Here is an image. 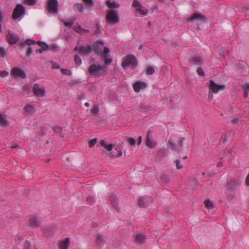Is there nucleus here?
Segmentation results:
<instances>
[{
  "instance_id": "f257e3e1",
  "label": "nucleus",
  "mask_w": 249,
  "mask_h": 249,
  "mask_svg": "<svg viewBox=\"0 0 249 249\" xmlns=\"http://www.w3.org/2000/svg\"><path fill=\"white\" fill-rule=\"evenodd\" d=\"M137 65V59L133 54L127 55L122 62V67L124 69L127 67H131L132 69L134 70Z\"/></svg>"
},
{
  "instance_id": "f03ea898",
  "label": "nucleus",
  "mask_w": 249,
  "mask_h": 249,
  "mask_svg": "<svg viewBox=\"0 0 249 249\" xmlns=\"http://www.w3.org/2000/svg\"><path fill=\"white\" fill-rule=\"evenodd\" d=\"M241 184V181L239 178H233L228 181L226 187L227 190L229 192L228 195L231 197H234L235 190L240 186Z\"/></svg>"
},
{
  "instance_id": "7ed1b4c3",
  "label": "nucleus",
  "mask_w": 249,
  "mask_h": 249,
  "mask_svg": "<svg viewBox=\"0 0 249 249\" xmlns=\"http://www.w3.org/2000/svg\"><path fill=\"white\" fill-rule=\"evenodd\" d=\"M89 73L95 77H99L104 74L105 72V67L101 66L100 65L92 64L88 68Z\"/></svg>"
},
{
  "instance_id": "20e7f679",
  "label": "nucleus",
  "mask_w": 249,
  "mask_h": 249,
  "mask_svg": "<svg viewBox=\"0 0 249 249\" xmlns=\"http://www.w3.org/2000/svg\"><path fill=\"white\" fill-rule=\"evenodd\" d=\"M106 22L109 25H114L119 22L120 19L117 11L111 9L109 10L106 17Z\"/></svg>"
},
{
  "instance_id": "39448f33",
  "label": "nucleus",
  "mask_w": 249,
  "mask_h": 249,
  "mask_svg": "<svg viewBox=\"0 0 249 249\" xmlns=\"http://www.w3.org/2000/svg\"><path fill=\"white\" fill-rule=\"evenodd\" d=\"M184 140V138L180 137L178 140V144H176L172 140H170L168 142V147L174 151L180 152L182 150Z\"/></svg>"
},
{
  "instance_id": "423d86ee",
  "label": "nucleus",
  "mask_w": 249,
  "mask_h": 249,
  "mask_svg": "<svg viewBox=\"0 0 249 249\" xmlns=\"http://www.w3.org/2000/svg\"><path fill=\"white\" fill-rule=\"evenodd\" d=\"M209 88V91L212 93H217L220 90L225 89L226 86L224 85H217L213 80H210L209 83L207 84Z\"/></svg>"
},
{
  "instance_id": "0eeeda50",
  "label": "nucleus",
  "mask_w": 249,
  "mask_h": 249,
  "mask_svg": "<svg viewBox=\"0 0 249 249\" xmlns=\"http://www.w3.org/2000/svg\"><path fill=\"white\" fill-rule=\"evenodd\" d=\"M47 8L49 13L57 14L58 12L57 0H48L47 3Z\"/></svg>"
},
{
  "instance_id": "6e6552de",
  "label": "nucleus",
  "mask_w": 249,
  "mask_h": 249,
  "mask_svg": "<svg viewBox=\"0 0 249 249\" xmlns=\"http://www.w3.org/2000/svg\"><path fill=\"white\" fill-rule=\"evenodd\" d=\"M25 13V9L24 6L20 4H18L14 9L12 14V18L16 20L22 15H24Z\"/></svg>"
},
{
  "instance_id": "1a4fd4ad",
  "label": "nucleus",
  "mask_w": 249,
  "mask_h": 249,
  "mask_svg": "<svg viewBox=\"0 0 249 249\" xmlns=\"http://www.w3.org/2000/svg\"><path fill=\"white\" fill-rule=\"evenodd\" d=\"M11 74L16 78L20 77L24 79L26 77L25 72L21 68L18 67L13 68L11 71Z\"/></svg>"
},
{
  "instance_id": "9d476101",
  "label": "nucleus",
  "mask_w": 249,
  "mask_h": 249,
  "mask_svg": "<svg viewBox=\"0 0 249 249\" xmlns=\"http://www.w3.org/2000/svg\"><path fill=\"white\" fill-rule=\"evenodd\" d=\"M33 91L36 96L43 97L45 94V89L44 87L36 83L34 85Z\"/></svg>"
},
{
  "instance_id": "9b49d317",
  "label": "nucleus",
  "mask_w": 249,
  "mask_h": 249,
  "mask_svg": "<svg viewBox=\"0 0 249 249\" xmlns=\"http://www.w3.org/2000/svg\"><path fill=\"white\" fill-rule=\"evenodd\" d=\"M132 6L134 7L137 12L140 15L145 16L147 14V10L145 8L142 9V6L138 0H133Z\"/></svg>"
},
{
  "instance_id": "f8f14e48",
  "label": "nucleus",
  "mask_w": 249,
  "mask_h": 249,
  "mask_svg": "<svg viewBox=\"0 0 249 249\" xmlns=\"http://www.w3.org/2000/svg\"><path fill=\"white\" fill-rule=\"evenodd\" d=\"M92 50V47L90 45L80 46L78 48V52L82 56H84L89 55Z\"/></svg>"
},
{
  "instance_id": "ddd939ff",
  "label": "nucleus",
  "mask_w": 249,
  "mask_h": 249,
  "mask_svg": "<svg viewBox=\"0 0 249 249\" xmlns=\"http://www.w3.org/2000/svg\"><path fill=\"white\" fill-rule=\"evenodd\" d=\"M207 18L203 15L199 13H195L191 17L187 19L188 22H192L194 20H197L202 22H205L207 20Z\"/></svg>"
},
{
  "instance_id": "4468645a",
  "label": "nucleus",
  "mask_w": 249,
  "mask_h": 249,
  "mask_svg": "<svg viewBox=\"0 0 249 249\" xmlns=\"http://www.w3.org/2000/svg\"><path fill=\"white\" fill-rule=\"evenodd\" d=\"M6 39L10 45H14L16 44L19 40V37L17 35L9 31L6 35Z\"/></svg>"
},
{
  "instance_id": "2eb2a0df",
  "label": "nucleus",
  "mask_w": 249,
  "mask_h": 249,
  "mask_svg": "<svg viewBox=\"0 0 249 249\" xmlns=\"http://www.w3.org/2000/svg\"><path fill=\"white\" fill-rule=\"evenodd\" d=\"M56 230V226L55 225H52L50 226L43 228V233L47 237L53 236L55 233Z\"/></svg>"
},
{
  "instance_id": "dca6fc26",
  "label": "nucleus",
  "mask_w": 249,
  "mask_h": 249,
  "mask_svg": "<svg viewBox=\"0 0 249 249\" xmlns=\"http://www.w3.org/2000/svg\"><path fill=\"white\" fill-rule=\"evenodd\" d=\"M104 43L102 41H97L92 45V49L95 53L98 55H102V48Z\"/></svg>"
},
{
  "instance_id": "f3484780",
  "label": "nucleus",
  "mask_w": 249,
  "mask_h": 249,
  "mask_svg": "<svg viewBox=\"0 0 249 249\" xmlns=\"http://www.w3.org/2000/svg\"><path fill=\"white\" fill-rule=\"evenodd\" d=\"M153 201V199L150 196H143L141 197L138 201V205L140 207H145L146 205Z\"/></svg>"
},
{
  "instance_id": "a211bd4d",
  "label": "nucleus",
  "mask_w": 249,
  "mask_h": 249,
  "mask_svg": "<svg viewBox=\"0 0 249 249\" xmlns=\"http://www.w3.org/2000/svg\"><path fill=\"white\" fill-rule=\"evenodd\" d=\"M110 202L112 207L118 212H119L120 208L119 207L118 199L114 194H111L110 196Z\"/></svg>"
},
{
  "instance_id": "6ab92c4d",
  "label": "nucleus",
  "mask_w": 249,
  "mask_h": 249,
  "mask_svg": "<svg viewBox=\"0 0 249 249\" xmlns=\"http://www.w3.org/2000/svg\"><path fill=\"white\" fill-rule=\"evenodd\" d=\"M152 137V132L149 130L146 134V139L145 143L146 145L151 148H153L155 147L157 143L155 141H152L150 138Z\"/></svg>"
},
{
  "instance_id": "aec40b11",
  "label": "nucleus",
  "mask_w": 249,
  "mask_h": 249,
  "mask_svg": "<svg viewBox=\"0 0 249 249\" xmlns=\"http://www.w3.org/2000/svg\"><path fill=\"white\" fill-rule=\"evenodd\" d=\"M146 86L145 82L141 81H137L133 85V89L136 92H139L141 89H144Z\"/></svg>"
},
{
  "instance_id": "412c9836",
  "label": "nucleus",
  "mask_w": 249,
  "mask_h": 249,
  "mask_svg": "<svg viewBox=\"0 0 249 249\" xmlns=\"http://www.w3.org/2000/svg\"><path fill=\"white\" fill-rule=\"evenodd\" d=\"M70 243V239L69 238H67L65 240L59 242L58 247L60 249H68Z\"/></svg>"
},
{
  "instance_id": "4be33fe9",
  "label": "nucleus",
  "mask_w": 249,
  "mask_h": 249,
  "mask_svg": "<svg viewBox=\"0 0 249 249\" xmlns=\"http://www.w3.org/2000/svg\"><path fill=\"white\" fill-rule=\"evenodd\" d=\"M40 222L36 216H34L30 219V227H39L40 225Z\"/></svg>"
},
{
  "instance_id": "5701e85b",
  "label": "nucleus",
  "mask_w": 249,
  "mask_h": 249,
  "mask_svg": "<svg viewBox=\"0 0 249 249\" xmlns=\"http://www.w3.org/2000/svg\"><path fill=\"white\" fill-rule=\"evenodd\" d=\"M145 240V235L139 233L136 234L134 241L138 244H142L144 242Z\"/></svg>"
},
{
  "instance_id": "b1692460",
  "label": "nucleus",
  "mask_w": 249,
  "mask_h": 249,
  "mask_svg": "<svg viewBox=\"0 0 249 249\" xmlns=\"http://www.w3.org/2000/svg\"><path fill=\"white\" fill-rule=\"evenodd\" d=\"M190 62L193 64L201 65L203 63V60L201 57L196 56L192 58L189 60Z\"/></svg>"
},
{
  "instance_id": "393cba45",
  "label": "nucleus",
  "mask_w": 249,
  "mask_h": 249,
  "mask_svg": "<svg viewBox=\"0 0 249 249\" xmlns=\"http://www.w3.org/2000/svg\"><path fill=\"white\" fill-rule=\"evenodd\" d=\"M0 125L2 127H6L8 125L7 118L5 115L0 112Z\"/></svg>"
},
{
  "instance_id": "a878e982",
  "label": "nucleus",
  "mask_w": 249,
  "mask_h": 249,
  "mask_svg": "<svg viewBox=\"0 0 249 249\" xmlns=\"http://www.w3.org/2000/svg\"><path fill=\"white\" fill-rule=\"evenodd\" d=\"M140 108L142 111L146 112L152 110V107L147 104L142 103L140 105Z\"/></svg>"
},
{
  "instance_id": "bb28decb",
  "label": "nucleus",
  "mask_w": 249,
  "mask_h": 249,
  "mask_svg": "<svg viewBox=\"0 0 249 249\" xmlns=\"http://www.w3.org/2000/svg\"><path fill=\"white\" fill-rule=\"evenodd\" d=\"M52 128L54 132L56 134H59L61 138H64L65 134L62 132V127L61 126H53Z\"/></svg>"
},
{
  "instance_id": "cd10ccee",
  "label": "nucleus",
  "mask_w": 249,
  "mask_h": 249,
  "mask_svg": "<svg viewBox=\"0 0 249 249\" xmlns=\"http://www.w3.org/2000/svg\"><path fill=\"white\" fill-rule=\"evenodd\" d=\"M106 4L108 7L110 9L118 8L119 7V4L115 1L110 2L109 0L106 1Z\"/></svg>"
},
{
  "instance_id": "c85d7f7f",
  "label": "nucleus",
  "mask_w": 249,
  "mask_h": 249,
  "mask_svg": "<svg viewBox=\"0 0 249 249\" xmlns=\"http://www.w3.org/2000/svg\"><path fill=\"white\" fill-rule=\"evenodd\" d=\"M36 44H37L40 47V48L43 51H46L49 49V46L45 42L37 41L36 42Z\"/></svg>"
},
{
  "instance_id": "c756f323",
  "label": "nucleus",
  "mask_w": 249,
  "mask_h": 249,
  "mask_svg": "<svg viewBox=\"0 0 249 249\" xmlns=\"http://www.w3.org/2000/svg\"><path fill=\"white\" fill-rule=\"evenodd\" d=\"M97 240L96 241V244L97 246L100 245L103 243H106L105 240V237L102 236L101 234H98L96 236Z\"/></svg>"
},
{
  "instance_id": "7c9ffc66",
  "label": "nucleus",
  "mask_w": 249,
  "mask_h": 249,
  "mask_svg": "<svg viewBox=\"0 0 249 249\" xmlns=\"http://www.w3.org/2000/svg\"><path fill=\"white\" fill-rule=\"evenodd\" d=\"M73 9L76 12H82L83 10V5L81 3L74 4L73 6Z\"/></svg>"
},
{
  "instance_id": "2f4dec72",
  "label": "nucleus",
  "mask_w": 249,
  "mask_h": 249,
  "mask_svg": "<svg viewBox=\"0 0 249 249\" xmlns=\"http://www.w3.org/2000/svg\"><path fill=\"white\" fill-rule=\"evenodd\" d=\"M85 6L89 9H91L94 5V2L92 0H83Z\"/></svg>"
},
{
  "instance_id": "473e14b6",
  "label": "nucleus",
  "mask_w": 249,
  "mask_h": 249,
  "mask_svg": "<svg viewBox=\"0 0 249 249\" xmlns=\"http://www.w3.org/2000/svg\"><path fill=\"white\" fill-rule=\"evenodd\" d=\"M25 111L28 113H32L35 112V107L32 105H27L24 107Z\"/></svg>"
},
{
  "instance_id": "72a5a7b5",
  "label": "nucleus",
  "mask_w": 249,
  "mask_h": 249,
  "mask_svg": "<svg viewBox=\"0 0 249 249\" xmlns=\"http://www.w3.org/2000/svg\"><path fill=\"white\" fill-rule=\"evenodd\" d=\"M93 31L94 34L96 35L101 34L102 31L101 30L100 26L99 23H96L95 26L93 28Z\"/></svg>"
},
{
  "instance_id": "f704fd0d",
  "label": "nucleus",
  "mask_w": 249,
  "mask_h": 249,
  "mask_svg": "<svg viewBox=\"0 0 249 249\" xmlns=\"http://www.w3.org/2000/svg\"><path fill=\"white\" fill-rule=\"evenodd\" d=\"M204 204L205 207L208 209H212L213 208V203L209 199L205 200Z\"/></svg>"
},
{
  "instance_id": "c9c22d12",
  "label": "nucleus",
  "mask_w": 249,
  "mask_h": 249,
  "mask_svg": "<svg viewBox=\"0 0 249 249\" xmlns=\"http://www.w3.org/2000/svg\"><path fill=\"white\" fill-rule=\"evenodd\" d=\"M74 59L77 66H79L80 65H81L82 60L78 55H75Z\"/></svg>"
},
{
  "instance_id": "e433bc0d",
  "label": "nucleus",
  "mask_w": 249,
  "mask_h": 249,
  "mask_svg": "<svg viewBox=\"0 0 249 249\" xmlns=\"http://www.w3.org/2000/svg\"><path fill=\"white\" fill-rule=\"evenodd\" d=\"M31 247L32 245L31 242L28 240H26L23 246L22 249H31Z\"/></svg>"
},
{
  "instance_id": "4c0bfd02",
  "label": "nucleus",
  "mask_w": 249,
  "mask_h": 249,
  "mask_svg": "<svg viewBox=\"0 0 249 249\" xmlns=\"http://www.w3.org/2000/svg\"><path fill=\"white\" fill-rule=\"evenodd\" d=\"M23 236H20V235H16L15 236V242L17 244H20V242L23 240Z\"/></svg>"
},
{
  "instance_id": "58836bf2",
  "label": "nucleus",
  "mask_w": 249,
  "mask_h": 249,
  "mask_svg": "<svg viewBox=\"0 0 249 249\" xmlns=\"http://www.w3.org/2000/svg\"><path fill=\"white\" fill-rule=\"evenodd\" d=\"M109 53V49L107 47H104V53H102V55L104 58H106L108 57V54Z\"/></svg>"
},
{
  "instance_id": "ea45409f",
  "label": "nucleus",
  "mask_w": 249,
  "mask_h": 249,
  "mask_svg": "<svg viewBox=\"0 0 249 249\" xmlns=\"http://www.w3.org/2000/svg\"><path fill=\"white\" fill-rule=\"evenodd\" d=\"M75 19H72L69 21H64V25L66 27H71L74 24Z\"/></svg>"
},
{
  "instance_id": "a19ab883",
  "label": "nucleus",
  "mask_w": 249,
  "mask_h": 249,
  "mask_svg": "<svg viewBox=\"0 0 249 249\" xmlns=\"http://www.w3.org/2000/svg\"><path fill=\"white\" fill-rule=\"evenodd\" d=\"M147 74H153L155 72V70L152 66H148L146 71Z\"/></svg>"
},
{
  "instance_id": "79ce46f5",
  "label": "nucleus",
  "mask_w": 249,
  "mask_h": 249,
  "mask_svg": "<svg viewBox=\"0 0 249 249\" xmlns=\"http://www.w3.org/2000/svg\"><path fill=\"white\" fill-rule=\"evenodd\" d=\"M86 200H87V203L90 205H92L95 202L93 196H88L87 197Z\"/></svg>"
},
{
  "instance_id": "37998d69",
  "label": "nucleus",
  "mask_w": 249,
  "mask_h": 249,
  "mask_svg": "<svg viewBox=\"0 0 249 249\" xmlns=\"http://www.w3.org/2000/svg\"><path fill=\"white\" fill-rule=\"evenodd\" d=\"M37 0H25V3L29 6H33L36 3Z\"/></svg>"
},
{
  "instance_id": "c03bdc74",
  "label": "nucleus",
  "mask_w": 249,
  "mask_h": 249,
  "mask_svg": "<svg viewBox=\"0 0 249 249\" xmlns=\"http://www.w3.org/2000/svg\"><path fill=\"white\" fill-rule=\"evenodd\" d=\"M26 45L28 46H31L32 45H34L36 43V42L33 39H27L25 41Z\"/></svg>"
},
{
  "instance_id": "a18cd8bd",
  "label": "nucleus",
  "mask_w": 249,
  "mask_h": 249,
  "mask_svg": "<svg viewBox=\"0 0 249 249\" xmlns=\"http://www.w3.org/2000/svg\"><path fill=\"white\" fill-rule=\"evenodd\" d=\"M73 30L78 34H82L83 33L84 29H83L80 25H78L77 27H74Z\"/></svg>"
},
{
  "instance_id": "49530a36",
  "label": "nucleus",
  "mask_w": 249,
  "mask_h": 249,
  "mask_svg": "<svg viewBox=\"0 0 249 249\" xmlns=\"http://www.w3.org/2000/svg\"><path fill=\"white\" fill-rule=\"evenodd\" d=\"M61 71L63 74L67 75L68 76H71V71L67 69H61Z\"/></svg>"
},
{
  "instance_id": "de8ad7c7",
  "label": "nucleus",
  "mask_w": 249,
  "mask_h": 249,
  "mask_svg": "<svg viewBox=\"0 0 249 249\" xmlns=\"http://www.w3.org/2000/svg\"><path fill=\"white\" fill-rule=\"evenodd\" d=\"M127 142L130 144L131 145H134L136 143V140L131 137H128L127 138Z\"/></svg>"
},
{
  "instance_id": "09e8293b",
  "label": "nucleus",
  "mask_w": 249,
  "mask_h": 249,
  "mask_svg": "<svg viewBox=\"0 0 249 249\" xmlns=\"http://www.w3.org/2000/svg\"><path fill=\"white\" fill-rule=\"evenodd\" d=\"M97 139L96 138L90 140L89 142V146L90 147H93L97 142Z\"/></svg>"
},
{
  "instance_id": "8fccbe9b",
  "label": "nucleus",
  "mask_w": 249,
  "mask_h": 249,
  "mask_svg": "<svg viewBox=\"0 0 249 249\" xmlns=\"http://www.w3.org/2000/svg\"><path fill=\"white\" fill-rule=\"evenodd\" d=\"M7 55L6 51L3 48L0 47V56L1 57H5Z\"/></svg>"
},
{
  "instance_id": "3c124183",
  "label": "nucleus",
  "mask_w": 249,
  "mask_h": 249,
  "mask_svg": "<svg viewBox=\"0 0 249 249\" xmlns=\"http://www.w3.org/2000/svg\"><path fill=\"white\" fill-rule=\"evenodd\" d=\"M91 111L92 113H93V114H97L98 113V112H99L98 106H97V105L94 106V107L92 108Z\"/></svg>"
},
{
  "instance_id": "603ef678",
  "label": "nucleus",
  "mask_w": 249,
  "mask_h": 249,
  "mask_svg": "<svg viewBox=\"0 0 249 249\" xmlns=\"http://www.w3.org/2000/svg\"><path fill=\"white\" fill-rule=\"evenodd\" d=\"M197 74L200 76H204L205 73L201 67H198L196 70Z\"/></svg>"
},
{
  "instance_id": "864d4df0",
  "label": "nucleus",
  "mask_w": 249,
  "mask_h": 249,
  "mask_svg": "<svg viewBox=\"0 0 249 249\" xmlns=\"http://www.w3.org/2000/svg\"><path fill=\"white\" fill-rule=\"evenodd\" d=\"M38 133L41 136H44L46 133V127L45 126L41 127L40 131Z\"/></svg>"
},
{
  "instance_id": "5fc2aeb1",
  "label": "nucleus",
  "mask_w": 249,
  "mask_h": 249,
  "mask_svg": "<svg viewBox=\"0 0 249 249\" xmlns=\"http://www.w3.org/2000/svg\"><path fill=\"white\" fill-rule=\"evenodd\" d=\"M176 165L178 169H180L182 168V166L180 164V160L179 159H177L176 161Z\"/></svg>"
},
{
  "instance_id": "6e6d98bb",
  "label": "nucleus",
  "mask_w": 249,
  "mask_h": 249,
  "mask_svg": "<svg viewBox=\"0 0 249 249\" xmlns=\"http://www.w3.org/2000/svg\"><path fill=\"white\" fill-rule=\"evenodd\" d=\"M32 52H33V50H32V48L31 47H28L26 53V56L27 57L31 55V54L32 53Z\"/></svg>"
},
{
  "instance_id": "4d7b16f0",
  "label": "nucleus",
  "mask_w": 249,
  "mask_h": 249,
  "mask_svg": "<svg viewBox=\"0 0 249 249\" xmlns=\"http://www.w3.org/2000/svg\"><path fill=\"white\" fill-rule=\"evenodd\" d=\"M52 68L53 69H58L60 68V65L59 64L57 63L53 62L52 63Z\"/></svg>"
},
{
  "instance_id": "13d9d810",
  "label": "nucleus",
  "mask_w": 249,
  "mask_h": 249,
  "mask_svg": "<svg viewBox=\"0 0 249 249\" xmlns=\"http://www.w3.org/2000/svg\"><path fill=\"white\" fill-rule=\"evenodd\" d=\"M189 184L191 185V186L195 187L197 185V181L196 179H193L191 180Z\"/></svg>"
},
{
  "instance_id": "bf43d9fd",
  "label": "nucleus",
  "mask_w": 249,
  "mask_h": 249,
  "mask_svg": "<svg viewBox=\"0 0 249 249\" xmlns=\"http://www.w3.org/2000/svg\"><path fill=\"white\" fill-rule=\"evenodd\" d=\"M113 144H107L105 148L108 151H110L112 150L113 148Z\"/></svg>"
},
{
  "instance_id": "052dcab7",
  "label": "nucleus",
  "mask_w": 249,
  "mask_h": 249,
  "mask_svg": "<svg viewBox=\"0 0 249 249\" xmlns=\"http://www.w3.org/2000/svg\"><path fill=\"white\" fill-rule=\"evenodd\" d=\"M8 74V72L6 71H0V76L1 77H5Z\"/></svg>"
},
{
  "instance_id": "680f3d73",
  "label": "nucleus",
  "mask_w": 249,
  "mask_h": 249,
  "mask_svg": "<svg viewBox=\"0 0 249 249\" xmlns=\"http://www.w3.org/2000/svg\"><path fill=\"white\" fill-rule=\"evenodd\" d=\"M104 59H105V63L107 65H109L112 61V59L111 58H108V57Z\"/></svg>"
},
{
  "instance_id": "e2e57ef3",
  "label": "nucleus",
  "mask_w": 249,
  "mask_h": 249,
  "mask_svg": "<svg viewBox=\"0 0 249 249\" xmlns=\"http://www.w3.org/2000/svg\"><path fill=\"white\" fill-rule=\"evenodd\" d=\"M227 138H228V136H226L225 135H222L221 138V142L223 143H225L227 141Z\"/></svg>"
},
{
  "instance_id": "0e129e2a",
  "label": "nucleus",
  "mask_w": 249,
  "mask_h": 249,
  "mask_svg": "<svg viewBox=\"0 0 249 249\" xmlns=\"http://www.w3.org/2000/svg\"><path fill=\"white\" fill-rule=\"evenodd\" d=\"M162 180L165 182V183H168L169 181V179H168V177L165 175H163L162 176Z\"/></svg>"
},
{
  "instance_id": "69168bd1",
  "label": "nucleus",
  "mask_w": 249,
  "mask_h": 249,
  "mask_svg": "<svg viewBox=\"0 0 249 249\" xmlns=\"http://www.w3.org/2000/svg\"><path fill=\"white\" fill-rule=\"evenodd\" d=\"M239 122V119L238 118L233 117L231 120V123L232 124H236Z\"/></svg>"
},
{
  "instance_id": "338daca9",
  "label": "nucleus",
  "mask_w": 249,
  "mask_h": 249,
  "mask_svg": "<svg viewBox=\"0 0 249 249\" xmlns=\"http://www.w3.org/2000/svg\"><path fill=\"white\" fill-rule=\"evenodd\" d=\"M57 48V46L54 44H52L51 45L49 46V49L50 50H54L56 49Z\"/></svg>"
},
{
  "instance_id": "774afa93",
  "label": "nucleus",
  "mask_w": 249,
  "mask_h": 249,
  "mask_svg": "<svg viewBox=\"0 0 249 249\" xmlns=\"http://www.w3.org/2000/svg\"><path fill=\"white\" fill-rule=\"evenodd\" d=\"M243 88L244 90L247 91H249V84H246L243 86Z\"/></svg>"
}]
</instances>
